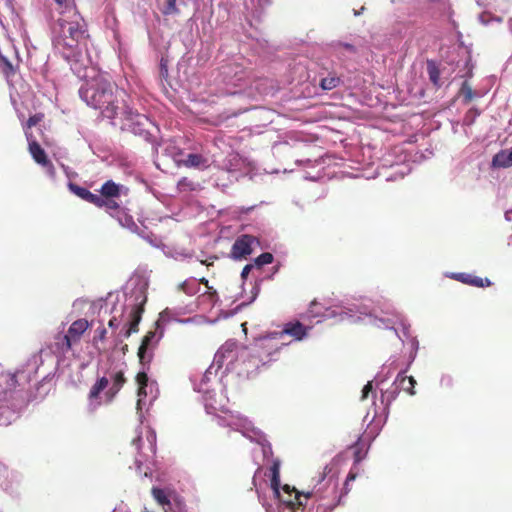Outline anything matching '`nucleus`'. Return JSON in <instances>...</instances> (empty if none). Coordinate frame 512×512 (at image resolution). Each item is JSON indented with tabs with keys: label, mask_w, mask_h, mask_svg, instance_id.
<instances>
[{
	"label": "nucleus",
	"mask_w": 512,
	"mask_h": 512,
	"mask_svg": "<svg viewBox=\"0 0 512 512\" xmlns=\"http://www.w3.org/2000/svg\"><path fill=\"white\" fill-rule=\"evenodd\" d=\"M69 189L76 196H78L82 200L87 201L93 205H95V203L98 200L97 194H94L91 191H89L87 188L81 187L77 184L69 183Z\"/></svg>",
	"instance_id": "16"
},
{
	"label": "nucleus",
	"mask_w": 512,
	"mask_h": 512,
	"mask_svg": "<svg viewBox=\"0 0 512 512\" xmlns=\"http://www.w3.org/2000/svg\"><path fill=\"white\" fill-rule=\"evenodd\" d=\"M123 186L112 180L106 181L100 188V197L103 198H119L121 196Z\"/></svg>",
	"instance_id": "14"
},
{
	"label": "nucleus",
	"mask_w": 512,
	"mask_h": 512,
	"mask_svg": "<svg viewBox=\"0 0 512 512\" xmlns=\"http://www.w3.org/2000/svg\"><path fill=\"white\" fill-rule=\"evenodd\" d=\"M512 166V148L504 149L496 153L492 158V167L509 168Z\"/></svg>",
	"instance_id": "15"
},
{
	"label": "nucleus",
	"mask_w": 512,
	"mask_h": 512,
	"mask_svg": "<svg viewBox=\"0 0 512 512\" xmlns=\"http://www.w3.org/2000/svg\"><path fill=\"white\" fill-rule=\"evenodd\" d=\"M107 330L106 328L99 327L95 330V335L93 337V343L96 344L98 341L104 342L106 340Z\"/></svg>",
	"instance_id": "29"
},
{
	"label": "nucleus",
	"mask_w": 512,
	"mask_h": 512,
	"mask_svg": "<svg viewBox=\"0 0 512 512\" xmlns=\"http://www.w3.org/2000/svg\"><path fill=\"white\" fill-rule=\"evenodd\" d=\"M283 490L284 492L288 493V494H291L292 492L295 493V501L296 503L292 502V501H289L290 504H297L298 506H305L306 503L302 501V497L307 500L308 498L311 497V493H306V494H303V493H300L298 490H296V488H290L289 485H284L283 486Z\"/></svg>",
	"instance_id": "23"
},
{
	"label": "nucleus",
	"mask_w": 512,
	"mask_h": 512,
	"mask_svg": "<svg viewBox=\"0 0 512 512\" xmlns=\"http://www.w3.org/2000/svg\"><path fill=\"white\" fill-rule=\"evenodd\" d=\"M249 355V347L238 343L235 340H227L215 353L213 363L218 369L225 367L226 370H232L237 366L242 365L244 366L245 371L249 372Z\"/></svg>",
	"instance_id": "4"
},
{
	"label": "nucleus",
	"mask_w": 512,
	"mask_h": 512,
	"mask_svg": "<svg viewBox=\"0 0 512 512\" xmlns=\"http://www.w3.org/2000/svg\"><path fill=\"white\" fill-rule=\"evenodd\" d=\"M357 477V473L353 472L352 470L349 472V474L347 475V478H346V481H345V484H344V489L346 492L349 491V482L350 481H354Z\"/></svg>",
	"instance_id": "32"
},
{
	"label": "nucleus",
	"mask_w": 512,
	"mask_h": 512,
	"mask_svg": "<svg viewBox=\"0 0 512 512\" xmlns=\"http://www.w3.org/2000/svg\"><path fill=\"white\" fill-rule=\"evenodd\" d=\"M197 184L187 177L181 178L177 183V189L180 192H191L196 190Z\"/></svg>",
	"instance_id": "26"
},
{
	"label": "nucleus",
	"mask_w": 512,
	"mask_h": 512,
	"mask_svg": "<svg viewBox=\"0 0 512 512\" xmlns=\"http://www.w3.org/2000/svg\"><path fill=\"white\" fill-rule=\"evenodd\" d=\"M352 448L354 449V462L355 464H358L364 457L361 454V448L359 447V443L357 442L355 445L352 446Z\"/></svg>",
	"instance_id": "31"
},
{
	"label": "nucleus",
	"mask_w": 512,
	"mask_h": 512,
	"mask_svg": "<svg viewBox=\"0 0 512 512\" xmlns=\"http://www.w3.org/2000/svg\"><path fill=\"white\" fill-rule=\"evenodd\" d=\"M119 324L120 323L116 317H112L108 322V326L112 329H117L119 327Z\"/></svg>",
	"instance_id": "35"
},
{
	"label": "nucleus",
	"mask_w": 512,
	"mask_h": 512,
	"mask_svg": "<svg viewBox=\"0 0 512 512\" xmlns=\"http://www.w3.org/2000/svg\"><path fill=\"white\" fill-rule=\"evenodd\" d=\"M199 281H200V283H202V284H204L205 286L208 287V283L209 282H208V280L206 278H201Z\"/></svg>",
	"instance_id": "39"
},
{
	"label": "nucleus",
	"mask_w": 512,
	"mask_h": 512,
	"mask_svg": "<svg viewBox=\"0 0 512 512\" xmlns=\"http://www.w3.org/2000/svg\"><path fill=\"white\" fill-rule=\"evenodd\" d=\"M427 72L429 76V80L433 83L434 86H440V70L436 63L432 60L427 61Z\"/></svg>",
	"instance_id": "21"
},
{
	"label": "nucleus",
	"mask_w": 512,
	"mask_h": 512,
	"mask_svg": "<svg viewBox=\"0 0 512 512\" xmlns=\"http://www.w3.org/2000/svg\"><path fill=\"white\" fill-rule=\"evenodd\" d=\"M273 255L269 252H264L262 254H260L254 261L255 265L257 267H261L263 265H266V264H270L273 262Z\"/></svg>",
	"instance_id": "27"
},
{
	"label": "nucleus",
	"mask_w": 512,
	"mask_h": 512,
	"mask_svg": "<svg viewBox=\"0 0 512 512\" xmlns=\"http://www.w3.org/2000/svg\"><path fill=\"white\" fill-rule=\"evenodd\" d=\"M179 9L176 6V0H167L166 5L162 10L164 15L177 14Z\"/></svg>",
	"instance_id": "28"
},
{
	"label": "nucleus",
	"mask_w": 512,
	"mask_h": 512,
	"mask_svg": "<svg viewBox=\"0 0 512 512\" xmlns=\"http://www.w3.org/2000/svg\"><path fill=\"white\" fill-rule=\"evenodd\" d=\"M126 381L127 379L123 370L113 371L110 374V378L105 376L98 378L88 393L89 406L91 409L95 410L102 404L100 398L101 393H104L105 402L111 403L123 388Z\"/></svg>",
	"instance_id": "3"
},
{
	"label": "nucleus",
	"mask_w": 512,
	"mask_h": 512,
	"mask_svg": "<svg viewBox=\"0 0 512 512\" xmlns=\"http://www.w3.org/2000/svg\"><path fill=\"white\" fill-rule=\"evenodd\" d=\"M259 243L252 235L244 234L239 236L232 245L231 257L235 260L244 259L253 252L252 246Z\"/></svg>",
	"instance_id": "7"
},
{
	"label": "nucleus",
	"mask_w": 512,
	"mask_h": 512,
	"mask_svg": "<svg viewBox=\"0 0 512 512\" xmlns=\"http://www.w3.org/2000/svg\"><path fill=\"white\" fill-rule=\"evenodd\" d=\"M82 77L84 83L79 90L80 97L87 105L101 110L104 117L114 119L118 113V97L125 94L119 91L108 74L91 68Z\"/></svg>",
	"instance_id": "1"
},
{
	"label": "nucleus",
	"mask_w": 512,
	"mask_h": 512,
	"mask_svg": "<svg viewBox=\"0 0 512 512\" xmlns=\"http://www.w3.org/2000/svg\"><path fill=\"white\" fill-rule=\"evenodd\" d=\"M344 47L348 50L354 51V47L351 44H345Z\"/></svg>",
	"instance_id": "40"
},
{
	"label": "nucleus",
	"mask_w": 512,
	"mask_h": 512,
	"mask_svg": "<svg viewBox=\"0 0 512 512\" xmlns=\"http://www.w3.org/2000/svg\"><path fill=\"white\" fill-rule=\"evenodd\" d=\"M216 259H218V257L217 256H213V257H210V261L209 260H201L200 262L203 265L211 266V265H213L214 260H216Z\"/></svg>",
	"instance_id": "36"
},
{
	"label": "nucleus",
	"mask_w": 512,
	"mask_h": 512,
	"mask_svg": "<svg viewBox=\"0 0 512 512\" xmlns=\"http://www.w3.org/2000/svg\"><path fill=\"white\" fill-rule=\"evenodd\" d=\"M283 345H285V343L280 342L279 339L273 335V332L258 338L254 345L249 348L250 370L258 369L260 366L277 360L275 356L279 354L280 348Z\"/></svg>",
	"instance_id": "5"
},
{
	"label": "nucleus",
	"mask_w": 512,
	"mask_h": 512,
	"mask_svg": "<svg viewBox=\"0 0 512 512\" xmlns=\"http://www.w3.org/2000/svg\"><path fill=\"white\" fill-rule=\"evenodd\" d=\"M152 495L154 499L163 507L165 512H168V510L171 509V502L167 493L163 489L154 487L152 489Z\"/></svg>",
	"instance_id": "19"
},
{
	"label": "nucleus",
	"mask_w": 512,
	"mask_h": 512,
	"mask_svg": "<svg viewBox=\"0 0 512 512\" xmlns=\"http://www.w3.org/2000/svg\"><path fill=\"white\" fill-rule=\"evenodd\" d=\"M44 117H45L44 114L39 112V113H36V114L30 116L28 118V120L22 124L26 138H27V133L28 134L32 133V131H31L32 127H34L37 124H39L40 122H42L44 120Z\"/></svg>",
	"instance_id": "22"
},
{
	"label": "nucleus",
	"mask_w": 512,
	"mask_h": 512,
	"mask_svg": "<svg viewBox=\"0 0 512 512\" xmlns=\"http://www.w3.org/2000/svg\"><path fill=\"white\" fill-rule=\"evenodd\" d=\"M136 383L138 385V395L146 396V387L148 383V376L146 372H138L136 375Z\"/></svg>",
	"instance_id": "25"
},
{
	"label": "nucleus",
	"mask_w": 512,
	"mask_h": 512,
	"mask_svg": "<svg viewBox=\"0 0 512 512\" xmlns=\"http://www.w3.org/2000/svg\"><path fill=\"white\" fill-rule=\"evenodd\" d=\"M90 323L85 318H80L72 322L65 335H58L56 337L55 347L58 352L65 354L72 349L74 344H77L82 335L89 329Z\"/></svg>",
	"instance_id": "6"
},
{
	"label": "nucleus",
	"mask_w": 512,
	"mask_h": 512,
	"mask_svg": "<svg viewBox=\"0 0 512 512\" xmlns=\"http://www.w3.org/2000/svg\"><path fill=\"white\" fill-rule=\"evenodd\" d=\"M253 268V265L252 264H247L244 266V268L242 269V272H241V277L243 279H246L248 274L250 273V271L252 270Z\"/></svg>",
	"instance_id": "34"
},
{
	"label": "nucleus",
	"mask_w": 512,
	"mask_h": 512,
	"mask_svg": "<svg viewBox=\"0 0 512 512\" xmlns=\"http://www.w3.org/2000/svg\"><path fill=\"white\" fill-rule=\"evenodd\" d=\"M60 7L62 6H65L66 7H69L66 3H67V0H54Z\"/></svg>",
	"instance_id": "38"
},
{
	"label": "nucleus",
	"mask_w": 512,
	"mask_h": 512,
	"mask_svg": "<svg viewBox=\"0 0 512 512\" xmlns=\"http://www.w3.org/2000/svg\"><path fill=\"white\" fill-rule=\"evenodd\" d=\"M341 79L335 74H329L327 77H324L320 81V87L323 90H332L339 86Z\"/></svg>",
	"instance_id": "24"
},
{
	"label": "nucleus",
	"mask_w": 512,
	"mask_h": 512,
	"mask_svg": "<svg viewBox=\"0 0 512 512\" xmlns=\"http://www.w3.org/2000/svg\"><path fill=\"white\" fill-rule=\"evenodd\" d=\"M455 279H457L458 281H460L464 284H468V285L475 286V287H481V288L489 287L492 284L488 278L483 279L481 277L474 276L471 274H466V273L456 274Z\"/></svg>",
	"instance_id": "13"
},
{
	"label": "nucleus",
	"mask_w": 512,
	"mask_h": 512,
	"mask_svg": "<svg viewBox=\"0 0 512 512\" xmlns=\"http://www.w3.org/2000/svg\"><path fill=\"white\" fill-rule=\"evenodd\" d=\"M143 311H144V309L141 306H139V305L133 306V308L129 314L130 320H129L128 328L124 332L125 338H129L131 336V334L138 332V325L141 321Z\"/></svg>",
	"instance_id": "12"
},
{
	"label": "nucleus",
	"mask_w": 512,
	"mask_h": 512,
	"mask_svg": "<svg viewBox=\"0 0 512 512\" xmlns=\"http://www.w3.org/2000/svg\"><path fill=\"white\" fill-rule=\"evenodd\" d=\"M394 385L396 386L395 390L393 392H391V395L387 396V400H386V406L387 407L395 399V397H396L395 394H397L398 390H404L407 393H409L410 395H414L415 394L414 388H415V385H416V380L412 376L404 375V372H400L397 375L396 380L394 382Z\"/></svg>",
	"instance_id": "10"
},
{
	"label": "nucleus",
	"mask_w": 512,
	"mask_h": 512,
	"mask_svg": "<svg viewBox=\"0 0 512 512\" xmlns=\"http://www.w3.org/2000/svg\"><path fill=\"white\" fill-rule=\"evenodd\" d=\"M117 198H103L98 195V200L95 206L98 208H105L111 215L120 209V204L116 201Z\"/></svg>",
	"instance_id": "18"
},
{
	"label": "nucleus",
	"mask_w": 512,
	"mask_h": 512,
	"mask_svg": "<svg viewBox=\"0 0 512 512\" xmlns=\"http://www.w3.org/2000/svg\"><path fill=\"white\" fill-rule=\"evenodd\" d=\"M279 341L284 335L291 336L294 340L300 341L307 335V328L299 321L286 323L281 331L273 332Z\"/></svg>",
	"instance_id": "11"
},
{
	"label": "nucleus",
	"mask_w": 512,
	"mask_h": 512,
	"mask_svg": "<svg viewBox=\"0 0 512 512\" xmlns=\"http://www.w3.org/2000/svg\"><path fill=\"white\" fill-rule=\"evenodd\" d=\"M461 91L463 92L464 94V97L467 101H471L472 98H473V92H472V89L471 87L468 85L467 82H464L463 85H462V88H461Z\"/></svg>",
	"instance_id": "30"
},
{
	"label": "nucleus",
	"mask_w": 512,
	"mask_h": 512,
	"mask_svg": "<svg viewBox=\"0 0 512 512\" xmlns=\"http://www.w3.org/2000/svg\"><path fill=\"white\" fill-rule=\"evenodd\" d=\"M185 167L199 168L206 163V159L200 154H188L185 159L181 161Z\"/></svg>",
	"instance_id": "20"
},
{
	"label": "nucleus",
	"mask_w": 512,
	"mask_h": 512,
	"mask_svg": "<svg viewBox=\"0 0 512 512\" xmlns=\"http://www.w3.org/2000/svg\"><path fill=\"white\" fill-rule=\"evenodd\" d=\"M168 74V70H167V67L166 65L163 63V61H161V75L163 77H166Z\"/></svg>",
	"instance_id": "37"
},
{
	"label": "nucleus",
	"mask_w": 512,
	"mask_h": 512,
	"mask_svg": "<svg viewBox=\"0 0 512 512\" xmlns=\"http://www.w3.org/2000/svg\"><path fill=\"white\" fill-rule=\"evenodd\" d=\"M28 151L33 160L44 168L54 171V165L48 158L46 152L35 139L33 133H27Z\"/></svg>",
	"instance_id": "8"
},
{
	"label": "nucleus",
	"mask_w": 512,
	"mask_h": 512,
	"mask_svg": "<svg viewBox=\"0 0 512 512\" xmlns=\"http://www.w3.org/2000/svg\"><path fill=\"white\" fill-rule=\"evenodd\" d=\"M372 391V382H368L362 390V399H366L369 393Z\"/></svg>",
	"instance_id": "33"
},
{
	"label": "nucleus",
	"mask_w": 512,
	"mask_h": 512,
	"mask_svg": "<svg viewBox=\"0 0 512 512\" xmlns=\"http://www.w3.org/2000/svg\"><path fill=\"white\" fill-rule=\"evenodd\" d=\"M159 339L160 336L157 337L156 331H148L143 337L137 353L141 364L145 365L151 362L153 358V350L157 346Z\"/></svg>",
	"instance_id": "9"
},
{
	"label": "nucleus",
	"mask_w": 512,
	"mask_h": 512,
	"mask_svg": "<svg viewBox=\"0 0 512 512\" xmlns=\"http://www.w3.org/2000/svg\"><path fill=\"white\" fill-rule=\"evenodd\" d=\"M88 37L85 21L74 7H66L54 27V46L67 61L78 62Z\"/></svg>",
	"instance_id": "2"
},
{
	"label": "nucleus",
	"mask_w": 512,
	"mask_h": 512,
	"mask_svg": "<svg viewBox=\"0 0 512 512\" xmlns=\"http://www.w3.org/2000/svg\"><path fill=\"white\" fill-rule=\"evenodd\" d=\"M270 477H271V488L274 493L279 495L280 488V461L275 459L270 467Z\"/></svg>",
	"instance_id": "17"
}]
</instances>
